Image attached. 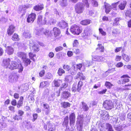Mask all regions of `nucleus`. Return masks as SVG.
<instances>
[{
    "label": "nucleus",
    "instance_id": "43",
    "mask_svg": "<svg viewBox=\"0 0 131 131\" xmlns=\"http://www.w3.org/2000/svg\"><path fill=\"white\" fill-rule=\"evenodd\" d=\"M116 123V125H114V128L115 129L118 131H120L121 129V127L120 126H118V123L115 122Z\"/></svg>",
    "mask_w": 131,
    "mask_h": 131
},
{
    "label": "nucleus",
    "instance_id": "10",
    "mask_svg": "<svg viewBox=\"0 0 131 131\" xmlns=\"http://www.w3.org/2000/svg\"><path fill=\"white\" fill-rule=\"evenodd\" d=\"M100 112L103 119L107 120L109 119V115L107 112L104 111H101Z\"/></svg>",
    "mask_w": 131,
    "mask_h": 131
},
{
    "label": "nucleus",
    "instance_id": "19",
    "mask_svg": "<svg viewBox=\"0 0 131 131\" xmlns=\"http://www.w3.org/2000/svg\"><path fill=\"white\" fill-rule=\"evenodd\" d=\"M69 119L70 121V124L71 125L74 123L75 120V115L74 113H71L69 116Z\"/></svg>",
    "mask_w": 131,
    "mask_h": 131
},
{
    "label": "nucleus",
    "instance_id": "45",
    "mask_svg": "<svg viewBox=\"0 0 131 131\" xmlns=\"http://www.w3.org/2000/svg\"><path fill=\"white\" fill-rule=\"evenodd\" d=\"M105 85L107 88L110 89L112 86L113 85L110 82L106 81L105 83Z\"/></svg>",
    "mask_w": 131,
    "mask_h": 131
},
{
    "label": "nucleus",
    "instance_id": "11",
    "mask_svg": "<svg viewBox=\"0 0 131 131\" xmlns=\"http://www.w3.org/2000/svg\"><path fill=\"white\" fill-rule=\"evenodd\" d=\"M10 59L9 58L4 59L3 61L2 66L6 68H9V65L10 64Z\"/></svg>",
    "mask_w": 131,
    "mask_h": 131
},
{
    "label": "nucleus",
    "instance_id": "25",
    "mask_svg": "<svg viewBox=\"0 0 131 131\" xmlns=\"http://www.w3.org/2000/svg\"><path fill=\"white\" fill-rule=\"evenodd\" d=\"M78 120L77 123H83V115L78 114L77 117Z\"/></svg>",
    "mask_w": 131,
    "mask_h": 131
},
{
    "label": "nucleus",
    "instance_id": "59",
    "mask_svg": "<svg viewBox=\"0 0 131 131\" xmlns=\"http://www.w3.org/2000/svg\"><path fill=\"white\" fill-rule=\"evenodd\" d=\"M63 68L67 70H69L70 69V66L68 65L64 64L63 66Z\"/></svg>",
    "mask_w": 131,
    "mask_h": 131
},
{
    "label": "nucleus",
    "instance_id": "33",
    "mask_svg": "<svg viewBox=\"0 0 131 131\" xmlns=\"http://www.w3.org/2000/svg\"><path fill=\"white\" fill-rule=\"evenodd\" d=\"M32 49L34 52H37L39 50V48L38 45L35 44L33 45L32 47Z\"/></svg>",
    "mask_w": 131,
    "mask_h": 131
},
{
    "label": "nucleus",
    "instance_id": "23",
    "mask_svg": "<svg viewBox=\"0 0 131 131\" xmlns=\"http://www.w3.org/2000/svg\"><path fill=\"white\" fill-rule=\"evenodd\" d=\"M71 96V94L68 92L64 91L62 94V97L63 99H67Z\"/></svg>",
    "mask_w": 131,
    "mask_h": 131
},
{
    "label": "nucleus",
    "instance_id": "50",
    "mask_svg": "<svg viewBox=\"0 0 131 131\" xmlns=\"http://www.w3.org/2000/svg\"><path fill=\"white\" fill-rule=\"evenodd\" d=\"M52 77L51 74L50 73H48L46 75V78L48 79H51Z\"/></svg>",
    "mask_w": 131,
    "mask_h": 131
},
{
    "label": "nucleus",
    "instance_id": "2",
    "mask_svg": "<svg viewBox=\"0 0 131 131\" xmlns=\"http://www.w3.org/2000/svg\"><path fill=\"white\" fill-rule=\"evenodd\" d=\"M18 56L21 58L23 60V62L25 64V66H27L28 64H30L31 62L30 60L27 58L26 54L25 52H19L17 53Z\"/></svg>",
    "mask_w": 131,
    "mask_h": 131
},
{
    "label": "nucleus",
    "instance_id": "51",
    "mask_svg": "<svg viewBox=\"0 0 131 131\" xmlns=\"http://www.w3.org/2000/svg\"><path fill=\"white\" fill-rule=\"evenodd\" d=\"M14 118L15 120L18 121L20 119H21L22 118L21 117H20L19 115H16L14 116Z\"/></svg>",
    "mask_w": 131,
    "mask_h": 131
},
{
    "label": "nucleus",
    "instance_id": "52",
    "mask_svg": "<svg viewBox=\"0 0 131 131\" xmlns=\"http://www.w3.org/2000/svg\"><path fill=\"white\" fill-rule=\"evenodd\" d=\"M119 32V30L117 29H115L113 30L112 33L113 36H115Z\"/></svg>",
    "mask_w": 131,
    "mask_h": 131
},
{
    "label": "nucleus",
    "instance_id": "34",
    "mask_svg": "<svg viewBox=\"0 0 131 131\" xmlns=\"http://www.w3.org/2000/svg\"><path fill=\"white\" fill-rule=\"evenodd\" d=\"M67 0H60V5L63 7H66L67 4Z\"/></svg>",
    "mask_w": 131,
    "mask_h": 131
},
{
    "label": "nucleus",
    "instance_id": "32",
    "mask_svg": "<svg viewBox=\"0 0 131 131\" xmlns=\"http://www.w3.org/2000/svg\"><path fill=\"white\" fill-rule=\"evenodd\" d=\"M82 108L83 111H86L89 109V107L87 104L85 103L82 102Z\"/></svg>",
    "mask_w": 131,
    "mask_h": 131
},
{
    "label": "nucleus",
    "instance_id": "42",
    "mask_svg": "<svg viewBox=\"0 0 131 131\" xmlns=\"http://www.w3.org/2000/svg\"><path fill=\"white\" fill-rule=\"evenodd\" d=\"M29 56L30 58L34 61H35V59L34 57H35L36 54L33 53L32 52L29 53Z\"/></svg>",
    "mask_w": 131,
    "mask_h": 131
},
{
    "label": "nucleus",
    "instance_id": "21",
    "mask_svg": "<svg viewBox=\"0 0 131 131\" xmlns=\"http://www.w3.org/2000/svg\"><path fill=\"white\" fill-rule=\"evenodd\" d=\"M31 7V5L30 4H26L24 5H21L19 7V10L20 11H21L23 10H25L26 9L30 8Z\"/></svg>",
    "mask_w": 131,
    "mask_h": 131
},
{
    "label": "nucleus",
    "instance_id": "63",
    "mask_svg": "<svg viewBox=\"0 0 131 131\" xmlns=\"http://www.w3.org/2000/svg\"><path fill=\"white\" fill-rule=\"evenodd\" d=\"M33 118L32 120L33 122L35 121L37 118V114H33Z\"/></svg>",
    "mask_w": 131,
    "mask_h": 131
},
{
    "label": "nucleus",
    "instance_id": "27",
    "mask_svg": "<svg viewBox=\"0 0 131 131\" xmlns=\"http://www.w3.org/2000/svg\"><path fill=\"white\" fill-rule=\"evenodd\" d=\"M23 100L24 98L22 96H21L20 97V100L18 102L17 104V107L18 108H19L22 105Z\"/></svg>",
    "mask_w": 131,
    "mask_h": 131
},
{
    "label": "nucleus",
    "instance_id": "40",
    "mask_svg": "<svg viewBox=\"0 0 131 131\" xmlns=\"http://www.w3.org/2000/svg\"><path fill=\"white\" fill-rule=\"evenodd\" d=\"M23 35L26 38H30V34L28 31H25L23 34Z\"/></svg>",
    "mask_w": 131,
    "mask_h": 131
},
{
    "label": "nucleus",
    "instance_id": "29",
    "mask_svg": "<svg viewBox=\"0 0 131 131\" xmlns=\"http://www.w3.org/2000/svg\"><path fill=\"white\" fill-rule=\"evenodd\" d=\"M91 22V21L89 19L83 20L80 23L83 25H85L89 24Z\"/></svg>",
    "mask_w": 131,
    "mask_h": 131
},
{
    "label": "nucleus",
    "instance_id": "4",
    "mask_svg": "<svg viewBox=\"0 0 131 131\" xmlns=\"http://www.w3.org/2000/svg\"><path fill=\"white\" fill-rule=\"evenodd\" d=\"M70 31L73 34L79 35L81 31L80 27L77 25L74 24L71 26Z\"/></svg>",
    "mask_w": 131,
    "mask_h": 131
},
{
    "label": "nucleus",
    "instance_id": "7",
    "mask_svg": "<svg viewBox=\"0 0 131 131\" xmlns=\"http://www.w3.org/2000/svg\"><path fill=\"white\" fill-rule=\"evenodd\" d=\"M18 75L17 73L13 72L9 75V82H16L18 80Z\"/></svg>",
    "mask_w": 131,
    "mask_h": 131
},
{
    "label": "nucleus",
    "instance_id": "47",
    "mask_svg": "<svg viewBox=\"0 0 131 131\" xmlns=\"http://www.w3.org/2000/svg\"><path fill=\"white\" fill-rule=\"evenodd\" d=\"M98 48L96 49L99 50L101 52H103L104 48V47L101 44H99L98 45Z\"/></svg>",
    "mask_w": 131,
    "mask_h": 131
},
{
    "label": "nucleus",
    "instance_id": "36",
    "mask_svg": "<svg viewBox=\"0 0 131 131\" xmlns=\"http://www.w3.org/2000/svg\"><path fill=\"white\" fill-rule=\"evenodd\" d=\"M61 104L64 108H67L68 107H70V104L68 102H62L61 103Z\"/></svg>",
    "mask_w": 131,
    "mask_h": 131
},
{
    "label": "nucleus",
    "instance_id": "6",
    "mask_svg": "<svg viewBox=\"0 0 131 131\" xmlns=\"http://www.w3.org/2000/svg\"><path fill=\"white\" fill-rule=\"evenodd\" d=\"M82 1L87 8L89 7V4L91 3H92V5L94 6L97 7L98 5L97 2L95 0H82Z\"/></svg>",
    "mask_w": 131,
    "mask_h": 131
},
{
    "label": "nucleus",
    "instance_id": "5",
    "mask_svg": "<svg viewBox=\"0 0 131 131\" xmlns=\"http://www.w3.org/2000/svg\"><path fill=\"white\" fill-rule=\"evenodd\" d=\"M99 128L100 131H113L111 125L108 123L102 124Z\"/></svg>",
    "mask_w": 131,
    "mask_h": 131
},
{
    "label": "nucleus",
    "instance_id": "62",
    "mask_svg": "<svg viewBox=\"0 0 131 131\" xmlns=\"http://www.w3.org/2000/svg\"><path fill=\"white\" fill-rule=\"evenodd\" d=\"M24 112L21 110H18L17 112L18 114L21 117L24 114Z\"/></svg>",
    "mask_w": 131,
    "mask_h": 131
},
{
    "label": "nucleus",
    "instance_id": "55",
    "mask_svg": "<svg viewBox=\"0 0 131 131\" xmlns=\"http://www.w3.org/2000/svg\"><path fill=\"white\" fill-rule=\"evenodd\" d=\"M64 123L66 125H67L68 123V117L67 116L64 118Z\"/></svg>",
    "mask_w": 131,
    "mask_h": 131
},
{
    "label": "nucleus",
    "instance_id": "64",
    "mask_svg": "<svg viewBox=\"0 0 131 131\" xmlns=\"http://www.w3.org/2000/svg\"><path fill=\"white\" fill-rule=\"evenodd\" d=\"M41 32V30L39 29H35L34 31V33L36 35H39Z\"/></svg>",
    "mask_w": 131,
    "mask_h": 131
},
{
    "label": "nucleus",
    "instance_id": "39",
    "mask_svg": "<svg viewBox=\"0 0 131 131\" xmlns=\"http://www.w3.org/2000/svg\"><path fill=\"white\" fill-rule=\"evenodd\" d=\"M43 33L46 36H49L52 35V33L48 30H45L43 31Z\"/></svg>",
    "mask_w": 131,
    "mask_h": 131
},
{
    "label": "nucleus",
    "instance_id": "26",
    "mask_svg": "<svg viewBox=\"0 0 131 131\" xmlns=\"http://www.w3.org/2000/svg\"><path fill=\"white\" fill-rule=\"evenodd\" d=\"M43 8V5H37L34 6V9L35 10L39 11L40 10Z\"/></svg>",
    "mask_w": 131,
    "mask_h": 131
},
{
    "label": "nucleus",
    "instance_id": "13",
    "mask_svg": "<svg viewBox=\"0 0 131 131\" xmlns=\"http://www.w3.org/2000/svg\"><path fill=\"white\" fill-rule=\"evenodd\" d=\"M47 18L46 16L44 19L42 20V16L41 15H39L38 18V23L40 25H43L47 23L46 19Z\"/></svg>",
    "mask_w": 131,
    "mask_h": 131
},
{
    "label": "nucleus",
    "instance_id": "18",
    "mask_svg": "<svg viewBox=\"0 0 131 131\" xmlns=\"http://www.w3.org/2000/svg\"><path fill=\"white\" fill-rule=\"evenodd\" d=\"M62 82V81L60 80L55 79L52 83V85L54 87H59Z\"/></svg>",
    "mask_w": 131,
    "mask_h": 131
},
{
    "label": "nucleus",
    "instance_id": "46",
    "mask_svg": "<svg viewBox=\"0 0 131 131\" xmlns=\"http://www.w3.org/2000/svg\"><path fill=\"white\" fill-rule=\"evenodd\" d=\"M64 71L62 68H59L58 71V73L59 75L60 76H61L63 73H64Z\"/></svg>",
    "mask_w": 131,
    "mask_h": 131
},
{
    "label": "nucleus",
    "instance_id": "17",
    "mask_svg": "<svg viewBox=\"0 0 131 131\" xmlns=\"http://www.w3.org/2000/svg\"><path fill=\"white\" fill-rule=\"evenodd\" d=\"M15 29V27L14 26L11 25H10L8 29L7 32L9 35H12L14 32Z\"/></svg>",
    "mask_w": 131,
    "mask_h": 131
},
{
    "label": "nucleus",
    "instance_id": "31",
    "mask_svg": "<svg viewBox=\"0 0 131 131\" xmlns=\"http://www.w3.org/2000/svg\"><path fill=\"white\" fill-rule=\"evenodd\" d=\"M20 88L24 92L27 90L28 88V85L27 84L25 83L21 86Z\"/></svg>",
    "mask_w": 131,
    "mask_h": 131
},
{
    "label": "nucleus",
    "instance_id": "28",
    "mask_svg": "<svg viewBox=\"0 0 131 131\" xmlns=\"http://www.w3.org/2000/svg\"><path fill=\"white\" fill-rule=\"evenodd\" d=\"M83 123H77V130L79 131H82Z\"/></svg>",
    "mask_w": 131,
    "mask_h": 131
},
{
    "label": "nucleus",
    "instance_id": "37",
    "mask_svg": "<svg viewBox=\"0 0 131 131\" xmlns=\"http://www.w3.org/2000/svg\"><path fill=\"white\" fill-rule=\"evenodd\" d=\"M48 84V82L47 81L42 82L40 83L39 87L43 88L47 85Z\"/></svg>",
    "mask_w": 131,
    "mask_h": 131
},
{
    "label": "nucleus",
    "instance_id": "16",
    "mask_svg": "<svg viewBox=\"0 0 131 131\" xmlns=\"http://www.w3.org/2000/svg\"><path fill=\"white\" fill-rule=\"evenodd\" d=\"M126 3L127 2L126 1H120V2L118 3L119 5L118 7L121 10H124L125 8Z\"/></svg>",
    "mask_w": 131,
    "mask_h": 131
},
{
    "label": "nucleus",
    "instance_id": "41",
    "mask_svg": "<svg viewBox=\"0 0 131 131\" xmlns=\"http://www.w3.org/2000/svg\"><path fill=\"white\" fill-rule=\"evenodd\" d=\"M46 17H47L46 20L47 24H49L51 25L52 23H54V20L53 19L51 18H48L47 16H46Z\"/></svg>",
    "mask_w": 131,
    "mask_h": 131
},
{
    "label": "nucleus",
    "instance_id": "35",
    "mask_svg": "<svg viewBox=\"0 0 131 131\" xmlns=\"http://www.w3.org/2000/svg\"><path fill=\"white\" fill-rule=\"evenodd\" d=\"M66 80L68 82H71L73 79V77L71 75H67L65 78Z\"/></svg>",
    "mask_w": 131,
    "mask_h": 131
},
{
    "label": "nucleus",
    "instance_id": "3",
    "mask_svg": "<svg viewBox=\"0 0 131 131\" xmlns=\"http://www.w3.org/2000/svg\"><path fill=\"white\" fill-rule=\"evenodd\" d=\"M82 3L79 2L77 3L75 6V9L76 13L78 14L82 13L84 9V6L85 5L82 2Z\"/></svg>",
    "mask_w": 131,
    "mask_h": 131
},
{
    "label": "nucleus",
    "instance_id": "56",
    "mask_svg": "<svg viewBox=\"0 0 131 131\" xmlns=\"http://www.w3.org/2000/svg\"><path fill=\"white\" fill-rule=\"evenodd\" d=\"M68 85V84L67 83H63L61 88H60L61 90L65 89L67 86Z\"/></svg>",
    "mask_w": 131,
    "mask_h": 131
},
{
    "label": "nucleus",
    "instance_id": "44",
    "mask_svg": "<svg viewBox=\"0 0 131 131\" xmlns=\"http://www.w3.org/2000/svg\"><path fill=\"white\" fill-rule=\"evenodd\" d=\"M122 56L123 57V59L126 61L128 62L129 60V58L127 55L124 54H123Z\"/></svg>",
    "mask_w": 131,
    "mask_h": 131
},
{
    "label": "nucleus",
    "instance_id": "8",
    "mask_svg": "<svg viewBox=\"0 0 131 131\" xmlns=\"http://www.w3.org/2000/svg\"><path fill=\"white\" fill-rule=\"evenodd\" d=\"M113 103L110 101L106 100L103 103V106L106 110H109L113 107Z\"/></svg>",
    "mask_w": 131,
    "mask_h": 131
},
{
    "label": "nucleus",
    "instance_id": "57",
    "mask_svg": "<svg viewBox=\"0 0 131 131\" xmlns=\"http://www.w3.org/2000/svg\"><path fill=\"white\" fill-rule=\"evenodd\" d=\"M116 106L117 109L121 110L123 108L122 104H118L116 103Z\"/></svg>",
    "mask_w": 131,
    "mask_h": 131
},
{
    "label": "nucleus",
    "instance_id": "15",
    "mask_svg": "<svg viewBox=\"0 0 131 131\" xmlns=\"http://www.w3.org/2000/svg\"><path fill=\"white\" fill-rule=\"evenodd\" d=\"M57 25L60 27L64 28L68 26V24L64 21L62 20L58 23Z\"/></svg>",
    "mask_w": 131,
    "mask_h": 131
},
{
    "label": "nucleus",
    "instance_id": "53",
    "mask_svg": "<svg viewBox=\"0 0 131 131\" xmlns=\"http://www.w3.org/2000/svg\"><path fill=\"white\" fill-rule=\"evenodd\" d=\"M73 51L74 53H75L76 54H79L80 53V50L78 49H73Z\"/></svg>",
    "mask_w": 131,
    "mask_h": 131
},
{
    "label": "nucleus",
    "instance_id": "1",
    "mask_svg": "<svg viewBox=\"0 0 131 131\" xmlns=\"http://www.w3.org/2000/svg\"><path fill=\"white\" fill-rule=\"evenodd\" d=\"M23 67L21 64H18L16 62L12 61L10 63L9 68L11 70H13L18 68L19 69L18 72L20 73L22 72L23 71Z\"/></svg>",
    "mask_w": 131,
    "mask_h": 131
},
{
    "label": "nucleus",
    "instance_id": "12",
    "mask_svg": "<svg viewBox=\"0 0 131 131\" xmlns=\"http://www.w3.org/2000/svg\"><path fill=\"white\" fill-rule=\"evenodd\" d=\"M36 15L34 13H32L29 15L27 18L28 23H32L36 18Z\"/></svg>",
    "mask_w": 131,
    "mask_h": 131
},
{
    "label": "nucleus",
    "instance_id": "30",
    "mask_svg": "<svg viewBox=\"0 0 131 131\" xmlns=\"http://www.w3.org/2000/svg\"><path fill=\"white\" fill-rule=\"evenodd\" d=\"M79 78L81 80H83L85 79V77L81 73L79 72L76 76V78Z\"/></svg>",
    "mask_w": 131,
    "mask_h": 131
},
{
    "label": "nucleus",
    "instance_id": "48",
    "mask_svg": "<svg viewBox=\"0 0 131 131\" xmlns=\"http://www.w3.org/2000/svg\"><path fill=\"white\" fill-rule=\"evenodd\" d=\"M125 15L126 17H131V10H129L126 11L125 13Z\"/></svg>",
    "mask_w": 131,
    "mask_h": 131
},
{
    "label": "nucleus",
    "instance_id": "58",
    "mask_svg": "<svg viewBox=\"0 0 131 131\" xmlns=\"http://www.w3.org/2000/svg\"><path fill=\"white\" fill-rule=\"evenodd\" d=\"M99 32L101 33L102 35L104 36L106 35V32L104 31L102 29L99 28Z\"/></svg>",
    "mask_w": 131,
    "mask_h": 131
},
{
    "label": "nucleus",
    "instance_id": "60",
    "mask_svg": "<svg viewBox=\"0 0 131 131\" xmlns=\"http://www.w3.org/2000/svg\"><path fill=\"white\" fill-rule=\"evenodd\" d=\"M49 131H54V126L51 125H50L48 126Z\"/></svg>",
    "mask_w": 131,
    "mask_h": 131
},
{
    "label": "nucleus",
    "instance_id": "38",
    "mask_svg": "<svg viewBox=\"0 0 131 131\" xmlns=\"http://www.w3.org/2000/svg\"><path fill=\"white\" fill-rule=\"evenodd\" d=\"M12 39L14 41H18L19 40L18 35L16 33L14 34Z\"/></svg>",
    "mask_w": 131,
    "mask_h": 131
},
{
    "label": "nucleus",
    "instance_id": "14",
    "mask_svg": "<svg viewBox=\"0 0 131 131\" xmlns=\"http://www.w3.org/2000/svg\"><path fill=\"white\" fill-rule=\"evenodd\" d=\"M104 58L101 56H92V60L95 61H102L104 60Z\"/></svg>",
    "mask_w": 131,
    "mask_h": 131
},
{
    "label": "nucleus",
    "instance_id": "22",
    "mask_svg": "<svg viewBox=\"0 0 131 131\" xmlns=\"http://www.w3.org/2000/svg\"><path fill=\"white\" fill-rule=\"evenodd\" d=\"M104 7L105 8V12L106 13H109L112 9L111 6L106 3H105Z\"/></svg>",
    "mask_w": 131,
    "mask_h": 131
},
{
    "label": "nucleus",
    "instance_id": "20",
    "mask_svg": "<svg viewBox=\"0 0 131 131\" xmlns=\"http://www.w3.org/2000/svg\"><path fill=\"white\" fill-rule=\"evenodd\" d=\"M14 50L13 47L11 46H7L5 50L6 52L8 55H11L13 54Z\"/></svg>",
    "mask_w": 131,
    "mask_h": 131
},
{
    "label": "nucleus",
    "instance_id": "49",
    "mask_svg": "<svg viewBox=\"0 0 131 131\" xmlns=\"http://www.w3.org/2000/svg\"><path fill=\"white\" fill-rule=\"evenodd\" d=\"M129 80L127 78H125L121 80V83L122 84H125L126 83L128 82Z\"/></svg>",
    "mask_w": 131,
    "mask_h": 131
},
{
    "label": "nucleus",
    "instance_id": "24",
    "mask_svg": "<svg viewBox=\"0 0 131 131\" xmlns=\"http://www.w3.org/2000/svg\"><path fill=\"white\" fill-rule=\"evenodd\" d=\"M53 31L55 37L59 35L60 33V31L59 29L57 28L54 27L53 30Z\"/></svg>",
    "mask_w": 131,
    "mask_h": 131
},
{
    "label": "nucleus",
    "instance_id": "9",
    "mask_svg": "<svg viewBox=\"0 0 131 131\" xmlns=\"http://www.w3.org/2000/svg\"><path fill=\"white\" fill-rule=\"evenodd\" d=\"M83 85V83L81 81H79L78 83L77 86V88H76V85L75 84H74L71 89L72 92H75L76 90L78 92H79L81 89V88Z\"/></svg>",
    "mask_w": 131,
    "mask_h": 131
},
{
    "label": "nucleus",
    "instance_id": "54",
    "mask_svg": "<svg viewBox=\"0 0 131 131\" xmlns=\"http://www.w3.org/2000/svg\"><path fill=\"white\" fill-rule=\"evenodd\" d=\"M121 19L120 18H115L114 20V21L113 22V25L114 26H115L117 25V22L119 20H121Z\"/></svg>",
    "mask_w": 131,
    "mask_h": 131
},
{
    "label": "nucleus",
    "instance_id": "61",
    "mask_svg": "<svg viewBox=\"0 0 131 131\" xmlns=\"http://www.w3.org/2000/svg\"><path fill=\"white\" fill-rule=\"evenodd\" d=\"M62 47L59 46L56 47L55 49V50L56 52H58L62 50L63 49Z\"/></svg>",
    "mask_w": 131,
    "mask_h": 131
}]
</instances>
